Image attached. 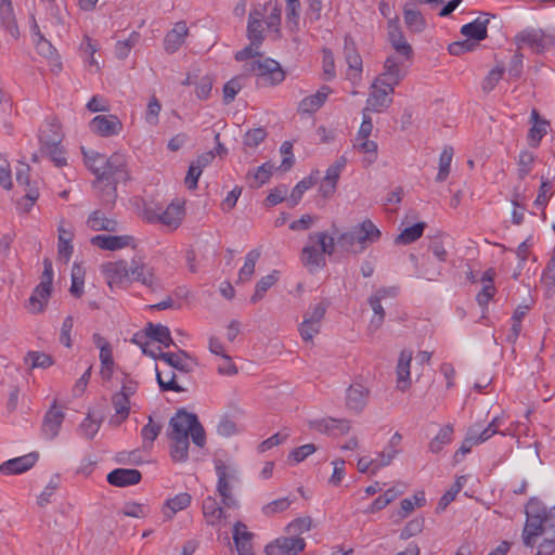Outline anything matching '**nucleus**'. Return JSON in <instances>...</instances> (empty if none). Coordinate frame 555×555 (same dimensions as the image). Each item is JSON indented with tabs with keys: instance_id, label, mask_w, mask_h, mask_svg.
I'll list each match as a JSON object with an SVG mask.
<instances>
[{
	"instance_id": "1",
	"label": "nucleus",
	"mask_w": 555,
	"mask_h": 555,
	"mask_svg": "<svg viewBox=\"0 0 555 555\" xmlns=\"http://www.w3.org/2000/svg\"><path fill=\"white\" fill-rule=\"evenodd\" d=\"M527 520L522 530L526 546L533 547L535 538L550 532L555 538V505L547 508L540 500L531 498L526 506Z\"/></svg>"
},
{
	"instance_id": "2",
	"label": "nucleus",
	"mask_w": 555,
	"mask_h": 555,
	"mask_svg": "<svg viewBox=\"0 0 555 555\" xmlns=\"http://www.w3.org/2000/svg\"><path fill=\"white\" fill-rule=\"evenodd\" d=\"M380 231L370 219L337 237V244L346 251L359 254L380 238Z\"/></svg>"
},
{
	"instance_id": "3",
	"label": "nucleus",
	"mask_w": 555,
	"mask_h": 555,
	"mask_svg": "<svg viewBox=\"0 0 555 555\" xmlns=\"http://www.w3.org/2000/svg\"><path fill=\"white\" fill-rule=\"evenodd\" d=\"M245 74L256 76L258 87H274L285 80V72L281 64L270 57L251 60L243 65Z\"/></svg>"
},
{
	"instance_id": "4",
	"label": "nucleus",
	"mask_w": 555,
	"mask_h": 555,
	"mask_svg": "<svg viewBox=\"0 0 555 555\" xmlns=\"http://www.w3.org/2000/svg\"><path fill=\"white\" fill-rule=\"evenodd\" d=\"M168 436H191L192 441L198 448L206 443L205 429L197 416L180 409L169 421Z\"/></svg>"
},
{
	"instance_id": "5",
	"label": "nucleus",
	"mask_w": 555,
	"mask_h": 555,
	"mask_svg": "<svg viewBox=\"0 0 555 555\" xmlns=\"http://www.w3.org/2000/svg\"><path fill=\"white\" fill-rule=\"evenodd\" d=\"M106 177H103L102 183V201L105 203H114L117 193L116 185L128 179L127 159L121 153H114L107 158L105 167Z\"/></svg>"
},
{
	"instance_id": "6",
	"label": "nucleus",
	"mask_w": 555,
	"mask_h": 555,
	"mask_svg": "<svg viewBox=\"0 0 555 555\" xmlns=\"http://www.w3.org/2000/svg\"><path fill=\"white\" fill-rule=\"evenodd\" d=\"M215 469L218 476L217 492L221 496V504L227 508H238L240 503L231 492V482L237 480L236 472L221 460L215 461Z\"/></svg>"
},
{
	"instance_id": "7",
	"label": "nucleus",
	"mask_w": 555,
	"mask_h": 555,
	"mask_svg": "<svg viewBox=\"0 0 555 555\" xmlns=\"http://www.w3.org/2000/svg\"><path fill=\"white\" fill-rule=\"evenodd\" d=\"M406 62L400 56L389 55L384 63V70L376 78V83L387 88L398 86L406 76Z\"/></svg>"
},
{
	"instance_id": "8",
	"label": "nucleus",
	"mask_w": 555,
	"mask_h": 555,
	"mask_svg": "<svg viewBox=\"0 0 555 555\" xmlns=\"http://www.w3.org/2000/svg\"><path fill=\"white\" fill-rule=\"evenodd\" d=\"M29 171V165L24 163H21L20 167L16 169V182L20 186H23L25 191V195L17 202V206L23 212H29L39 198L37 181L30 180Z\"/></svg>"
},
{
	"instance_id": "9",
	"label": "nucleus",
	"mask_w": 555,
	"mask_h": 555,
	"mask_svg": "<svg viewBox=\"0 0 555 555\" xmlns=\"http://www.w3.org/2000/svg\"><path fill=\"white\" fill-rule=\"evenodd\" d=\"M517 50L528 47L533 53L541 54L553 43L552 38L546 36L540 28L528 27L514 37Z\"/></svg>"
},
{
	"instance_id": "10",
	"label": "nucleus",
	"mask_w": 555,
	"mask_h": 555,
	"mask_svg": "<svg viewBox=\"0 0 555 555\" xmlns=\"http://www.w3.org/2000/svg\"><path fill=\"white\" fill-rule=\"evenodd\" d=\"M305 539L300 537H281L264 547L267 555H297L305 550Z\"/></svg>"
},
{
	"instance_id": "11",
	"label": "nucleus",
	"mask_w": 555,
	"mask_h": 555,
	"mask_svg": "<svg viewBox=\"0 0 555 555\" xmlns=\"http://www.w3.org/2000/svg\"><path fill=\"white\" fill-rule=\"evenodd\" d=\"M388 40L395 49L397 56L405 61H412L414 52L400 28L398 17L388 22Z\"/></svg>"
},
{
	"instance_id": "12",
	"label": "nucleus",
	"mask_w": 555,
	"mask_h": 555,
	"mask_svg": "<svg viewBox=\"0 0 555 555\" xmlns=\"http://www.w3.org/2000/svg\"><path fill=\"white\" fill-rule=\"evenodd\" d=\"M90 129L101 137L117 135L122 124L116 115H98L90 121Z\"/></svg>"
},
{
	"instance_id": "13",
	"label": "nucleus",
	"mask_w": 555,
	"mask_h": 555,
	"mask_svg": "<svg viewBox=\"0 0 555 555\" xmlns=\"http://www.w3.org/2000/svg\"><path fill=\"white\" fill-rule=\"evenodd\" d=\"M65 413L57 408L56 400L47 411L42 422V433L48 439H54L64 422Z\"/></svg>"
},
{
	"instance_id": "14",
	"label": "nucleus",
	"mask_w": 555,
	"mask_h": 555,
	"mask_svg": "<svg viewBox=\"0 0 555 555\" xmlns=\"http://www.w3.org/2000/svg\"><path fill=\"white\" fill-rule=\"evenodd\" d=\"M215 498L207 496L203 501L202 511L206 524L210 527H220L225 521L228 514Z\"/></svg>"
},
{
	"instance_id": "15",
	"label": "nucleus",
	"mask_w": 555,
	"mask_h": 555,
	"mask_svg": "<svg viewBox=\"0 0 555 555\" xmlns=\"http://www.w3.org/2000/svg\"><path fill=\"white\" fill-rule=\"evenodd\" d=\"M130 275L132 276V280L142 283L152 291H155L159 286L158 280L154 273V269L141 260L132 259L130 266Z\"/></svg>"
},
{
	"instance_id": "16",
	"label": "nucleus",
	"mask_w": 555,
	"mask_h": 555,
	"mask_svg": "<svg viewBox=\"0 0 555 555\" xmlns=\"http://www.w3.org/2000/svg\"><path fill=\"white\" fill-rule=\"evenodd\" d=\"M106 479L109 485L122 488L139 483L142 479V474L134 468H116L108 473Z\"/></svg>"
},
{
	"instance_id": "17",
	"label": "nucleus",
	"mask_w": 555,
	"mask_h": 555,
	"mask_svg": "<svg viewBox=\"0 0 555 555\" xmlns=\"http://www.w3.org/2000/svg\"><path fill=\"white\" fill-rule=\"evenodd\" d=\"M160 350V348H158ZM159 360H163L166 362L169 366L172 369H176L179 372L182 373H190L193 371V364L196 362L193 360V358L185 351L180 349L178 353L172 352H158Z\"/></svg>"
},
{
	"instance_id": "18",
	"label": "nucleus",
	"mask_w": 555,
	"mask_h": 555,
	"mask_svg": "<svg viewBox=\"0 0 555 555\" xmlns=\"http://www.w3.org/2000/svg\"><path fill=\"white\" fill-rule=\"evenodd\" d=\"M189 34L186 23L183 21L177 22L171 30H169L164 38V49L167 53L172 54L177 52L184 43V39Z\"/></svg>"
},
{
	"instance_id": "19",
	"label": "nucleus",
	"mask_w": 555,
	"mask_h": 555,
	"mask_svg": "<svg viewBox=\"0 0 555 555\" xmlns=\"http://www.w3.org/2000/svg\"><path fill=\"white\" fill-rule=\"evenodd\" d=\"M39 459L38 452H30L23 456L11 459L0 465V472L5 474H22L30 469Z\"/></svg>"
},
{
	"instance_id": "20",
	"label": "nucleus",
	"mask_w": 555,
	"mask_h": 555,
	"mask_svg": "<svg viewBox=\"0 0 555 555\" xmlns=\"http://www.w3.org/2000/svg\"><path fill=\"white\" fill-rule=\"evenodd\" d=\"M254 534L247 530L242 521H236L233 526V541L238 555H255L253 552Z\"/></svg>"
},
{
	"instance_id": "21",
	"label": "nucleus",
	"mask_w": 555,
	"mask_h": 555,
	"mask_svg": "<svg viewBox=\"0 0 555 555\" xmlns=\"http://www.w3.org/2000/svg\"><path fill=\"white\" fill-rule=\"evenodd\" d=\"M311 427L314 429L326 433L331 435H344L349 431L350 429V423L348 420L345 418H322V420H315L310 423Z\"/></svg>"
},
{
	"instance_id": "22",
	"label": "nucleus",
	"mask_w": 555,
	"mask_h": 555,
	"mask_svg": "<svg viewBox=\"0 0 555 555\" xmlns=\"http://www.w3.org/2000/svg\"><path fill=\"white\" fill-rule=\"evenodd\" d=\"M376 85L377 83L375 81L373 85L375 90L369 95L364 111L380 112L383 108H387L392 103V99H390L388 95L393 93L395 87L376 88Z\"/></svg>"
},
{
	"instance_id": "23",
	"label": "nucleus",
	"mask_w": 555,
	"mask_h": 555,
	"mask_svg": "<svg viewBox=\"0 0 555 555\" xmlns=\"http://www.w3.org/2000/svg\"><path fill=\"white\" fill-rule=\"evenodd\" d=\"M263 13L260 10H253L249 12L247 24V38L251 46L259 48L264 39L262 26Z\"/></svg>"
},
{
	"instance_id": "24",
	"label": "nucleus",
	"mask_w": 555,
	"mask_h": 555,
	"mask_svg": "<svg viewBox=\"0 0 555 555\" xmlns=\"http://www.w3.org/2000/svg\"><path fill=\"white\" fill-rule=\"evenodd\" d=\"M369 390L362 384L350 385L347 389L346 405L356 413L361 412L366 405Z\"/></svg>"
},
{
	"instance_id": "25",
	"label": "nucleus",
	"mask_w": 555,
	"mask_h": 555,
	"mask_svg": "<svg viewBox=\"0 0 555 555\" xmlns=\"http://www.w3.org/2000/svg\"><path fill=\"white\" fill-rule=\"evenodd\" d=\"M131 242H133V237L130 235L113 236L100 234L91 238L92 245L98 246L101 249L112 251L127 247Z\"/></svg>"
},
{
	"instance_id": "26",
	"label": "nucleus",
	"mask_w": 555,
	"mask_h": 555,
	"mask_svg": "<svg viewBox=\"0 0 555 555\" xmlns=\"http://www.w3.org/2000/svg\"><path fill=\"white\" fill-rule=\"evenodd\" d=\"M63 140V133L61 126L56 121H49L40 129L39 141L40 151L47 147H53L54 145L61 144Z\"/></svg>"
},
{
	"instance_id": "27",
	"label": "nucleus",
	"mask_w": 555,
	"mask_h": 555,
	"mask_svg": "<svg viewBox=\"0 0 555 555\" xmlns=\"http://www.w3.org/2000/svg\"><path fill=\"white\" fill-rule=\"evenodd\" d=\"M103 272L108 280V284H119L130 275V267L126 260L107 262L102 266Z\"/></svg>"
},
{
	"instance_id": "28",
	"label": "nucleus",
	"mask_w": 555,
	"mask_h": 555,
	"mask_svg": "<svg viewBox=\"0 0 555 555\" xmlns=\"http://www.w3.org/2000/svg\"><path fill=\"white\" fill-rule=\"evenodd\" d=\"M0 26L14 39L20 37V30L11 0H0Z\"/></svg>"
},
{
	"instance_id": "29",
	"label": "nucleus",
	"mask_w": 555,
	"mask_h": 555,
	"mask_svg": "<svg viewBox=\"0 0 555 555\" xmlns=\"http://www.w3.org/2000/svg\"><path fill=\"white\" fill-rule=\"evenodd\" d=\"M331 92L332 89L328 86H322L317 93L301 100L299 103V111L308 114L317 112L324 104Z\"/></svg>"
},
{
	"instance_id": "30",
	"label": "nucleus",
	"mask_w": 555,
	"mask_h": 555,
	"mask_svg": "<svg viewBox=\"0 0 555 555\" xmlns=\"http://www.w3.org/2000/svg\"><path fill=\"white\" fill-rule=\"evenodd\" d=\"M301 262L310 271L313 272L319 268H323L326 263L320 247L317 244L308 245L302 248Z\"/></svg>"
},
{
	"instance_id": "31",
	"label": "nucleus",
	"mask_w": 555,
	"mask_h": 555,
	"mask_svg": "<svg viewBox=\"0 0 555 555\" xmlns=\"http://www.w3.org/2000/svg\"><path fill=\"white\" fill-rule=\"evenodd\" d=\"M412 360V353L403 350L400 353L398 365H397V387L400 391H405L411 386L410 379V365Z\"/></svg>"
},
{
	"instance_id": "32",
	"label": "nucleus",
	"mask_w": 555,
	"mask_h": 555,
	"mask_svg": "<svg viewBox=\"0 0 555 555\" xmlns=\"http://www.w3.org/2000/svg\"><path fill=\"white\" fill-rule=\"evenodd\" d=\"M192 496L186 492H181L173 498L167 499L163 506V514L166 520L172 519L175 514L190 506Z\"/></svg>"
},
{
	"instance_id": "33",
	"label": "nucleus",
	"mask_w": 555,
	"mask_h": 555,
	"mask_svg": "<svg viewBox=\"0 0 555 555\" xmlns=\"http://www.w3.org/2000/svg\"><path fill=\"white\" fill-rule=\"evenodd\" d=\"M112 403L115 409L116 415L109 420V424L119 426L124 423L130 412V398L127 395L116 392L112 397Z\"/></svg>"
},
{
	"instance_id": "34",
	"label": "nucleus",
	"mask_w": 555,
	"mask_h": 555,
	"mask_svg": "<svg viewBox=\"0 0 555 555\" xmlns=\"http://www.w3.org/2000/svg\"><path fill=\"white\" fill-rule=\"evenodd\" d=\"M87 167L96 177L95 183H102L103 177H106L105 167L107 157L95 152L87 153L82 150Z\"/></svg>"
},
{
	"instance_id": "35",
	"label": "nucleus",
	"mask_w": 555,
	"mask_h": 555,
	"mask_svg": "<svg viewBox=\"0 0 555 555\" xmlns=\"http://www.w3.org/2000/svg\"><path fill=\"white\" fill-rule=\"evenodd\" d=\"M489 17L481 20V17L465 24L461 28V34L467 39H474L477 42L488 37L487 25L489 24Z\"/></svg>"
},
{
	"instance_id": "36",
	"label": "nucleus",
	"mask_w": 555,
	"mask_h": 555,
	"mask_svg": "<svg viewBox=\"0 0 555 555\" xmlns=\"http://www.w3.org/2000/svg\"><path fill=\"white\" fill-rule=\"evenodd\" d=\"M171 441L170 456L173 462L185 463L189 460V438L188 436H168Z\"/></svg>"
},
{
	"instance_id": "37",
	"label": "nucleus",
	"mask_w": 555,
	"mask_h": 555,
	"mask_svg": "<svg viewBox=\"0 0 555 555\" xmlns=\"http://www.w3.org/2000/svg\"><path fill=\"white\" fill-rule=\"evenodd\" d=\"M145 336L162 344L166 348L172 345L175 346L169 328L163 324L149 322L145 326Z\"/></svg>"
},
{
	"instance_id": "38",
	"label": "nucleus",
	"mask_w": 555,
	"mask_h": 555,
	"mask_svg": "<svg viewBox=\"0 0 555 555\" xmlns=\"http://www.w3.org/2000/svg\"><path fill=\"white\" fill-rule=\"evenodd\" d=\"M51 293H52V291H50L48 288H46V293H44V291H41L40 286L37 285L34 288V291L26 304V308L28 309V311L33 314L42 313L47 307V304L49 301Z\"/></svg>"
},
{
	"instance_id": "39",
	"label": "nucleus",
	"mask_w": 555,
	"mask_h": 555,
	"mask_svg": "<svg viewBox=\"0 0 555 555\" xmlns=\"http://www.w3.org/2000/svg\"><path fill=\"white\" fill-rule=\"evenodd\" d=\"M87 224L93 231L116 232L118 229L117 221L106 218L100 210H95L90 214Z\"/></svg>"
},
{
	"instance_id": "40",
	"label": "nucleus",
	"mask_w": 555,
	"mask_h": 555,
	"mask_svg": "<svg viewBox=\"0 0 555 555\" xmlns=\"http://www.w3.org/2000/svg\"><path fill=\"white\" fill-rule=\"evenodd\" d=\"M319 180V172H311L308 177L299 181L293 189L289 198L287 199L291 208L295 207L301 199L304 193L312 188Z\"/></svg>"
},
{
	"instance_id": "41",
	"label": "nucleus",
	"mask_w": 555,
	"mask_h": 555,
	"mask_svg": "<svg viewBox=\"0 0 555 555\" xmlns=\"http://www.w3.org/2000/svg\"><path fill=\"white\" fill-rule=\"evenodd\" d=\"M425 228V222H417L408 227L395 238V243L398 245H409L423 235Z\"/></svg>"
},
{
	"instance_id": "42",
	"label": "nucleus",
	"mask_w": 555,
	"mask_h": 555,
	"mask_svg": "<svg viewBox=\"0 0 555 555\" xmlns=\"http://www.w3.org/2000/svg\"><path fill=\"white\" fill-rule=\"evenodd\" d=\"M247 74L245 72L241 75H237L230 79L223 86V102L224 104H230L236 96V94L243 89L245 86Z\"/></svg>"
},
{
	"instance_id": "43",
	"label": "nucleus",
	"mask_w": 555,
	"mask_h": 555,
	"mask_svg": "<svg viewBox=\"0 0 555 555\" xmlns=\"http://www.w3.org/2000/svg\"><path fill=\"white\" fill-rule=\"evenodd\" d=\"M403 17L406 27L412 31L420 33L425 28V18L418 10L405 5L403 9Z\"/></svg>"
},
{
	"instance_id": "44",
	"label": "nucleus",
	"mask_w": 555,
	"mask_h": 555,
	"mask_svg": "<svg viewBox=\"0 0 555 555\" xmlns=\"http://www.w3.org/2000/svg\"><path fill=\"white\" fill-rule=\"evenodd\" d=\"M453 426L448 424L430 440L429 450L433 453H439L446 444L452 441Z\"/></svg>"
},
{
	"instance_id": "45",
	"label": "nucleus",
	"mask_w": 555,
	"mask_h": 555,
	"mask_svg": "<svg viewBox=\"0 0 555 555\" xmlns=\"http://www.w3.org/2000/svg\"><path fill=\"white\" fill-rule=\"evenodd\" d=\"M367 301H369V305L371 306L372 310L374 311V315L371 319L370 324H369V331L371 333H374L384 323L386 313L382 306V302H380L382 300H378L377 296H370Z\"/></svg>"
},
{
	"instance_id": "46",
	"label": "nucleus",
	"mask_w": 555,
	"mask_h": 555,
	"mask_svg": "<svg viewBox=\"0 0 555 555\" xmlns=\"http://www.w3.org/2000/svg\"><path fill=\"white\" fill-rule=\"evenodd\" d=\"M278 271H273L271 274L262 276L256 284L255 293L250 297V302L256 304L261 300L267 291L278 282Z\"/></svg>"
},
{
	"instance_id": "47",
	"label": "nucleus",
	"mask_w": 555,
	"mask_h": 555,
	"mask_svg": "<svg viewBox=\"0 0 555 555\" xmlns=\"http://www.w3.org/2000/svg\"><path fill=\"white\" fill-rule=\"evenodd\" d=\"M182 214L183 211L180 205L170 204L157 219L166 225L177 228L180 224Z\"/></svg>"
},
{
	"instance_id": "48",
	"label": "nucleus",
	"mask_w": 555,
	"mask_h": 555,
	"mask_svg": "<svg viewBox=\"0 0 555 555\" xmlns=\"http://www.w3.org/2000/svg\"><path fill=\"white\" fill-rule=\"evenodd\" d=\"M286 1V26L291 31L299 29V0H285Z\"/></svg>"
},
{
	"instance_id": "49",
	"label": "nucleus",
	"mask_w": 555,
	"mask_h": 555,
	"mask_svg": "<svg viewBox=\"0 0 555 555\" xmlns=\"http://www.w3.org/2000/svg\"><path fill=\"white\" fill-rule=\"evenodd\" d=\"M452 158L453 147L446 146L439 157V171L436 177L438 182H442L448 178Z\"/></svg>"
},
{
	"instance_id": "50",
	"label": "nucleus",
	"mask_w": 555,
	"mask_h": 555,
	"mask_svg": "<svg viewBox=\"0 0 555 555\" xmlns=\"http://www.w3.org/2000/svg\"><path fill=\"white\" fill-rule=\"evenodd\" d=\"M553 192L551 181L547 178L541 177V185L539 188L538 196L534 201V206L544 210ZM542 215L545 219V211H543Z\"/></svg>"
},
{
	"instance_id": "51",
	"label": "nucleus",
	"mask_w": 555,
	"mask_h": 555,
	"mask_svg": "<svg viewBox=\"0 0 555 555\" xmlns=\"http://www.w3.org/2000/svg\"><path fill=\"white\" fill-rule=\"evenodd\" d=\"M259 257L260 251H258L257 249H253L246 255L245 263L241 268L238 273V279L241 281H248L253 276L255 272V266Z\"/></svg>"
},
{
	"instance_id": "52",
	"label": "nucleus",
	"mask_w": 555,
	"mask_h": 555,
	"mask_svg": "<svg viewBox=\"0 0 555 555\" xmlns=\"http://www.w3.org/2000/svg\"><path fill=\"white\" fill-rule=\"evenodd\" d=\"M309 240L320 247L323 256L325 254L330 256L333 255L335 242L334 238L328 236L325 232H315L313 234H310Z\"/></svg>"
},
{
	"instance_id": "53",
	"label": "nucleus",
	"mask_w": 555,
	"mask_h": 555,
	"mask_svg": "<svg viewBox=\"0 0 555 555\" xmlns=\"http://www.w3.org/2000/svg\"><path fill=\"white\" fill-rule=\"evenodd\" d=\"M102 420H94L90 413L87 414V417L79 425L78 430L80 434L87 438L92 439L101 427Z\"/></svg>"
},
{
	"instance_id": "54",
	"label": "nucleus",
	"mask_w": 555,
	"mask_h": 555,
	"mask_svg": "<svg viewBox=\"0 0 555 555\" xmlns=\"http://www.w3.org/2000/svg\"><path fill=\"white\" fill-rule=\"evenodd\" d=\"M268 135V132L264 128L259 127L251 130H248L243 139V143L246 147L255 149L260 143H262Z\"/></svg>"
},
{
	"instance_id": "55",
	"label": "nucleus",
	"mask_w": 555,
	"mask_h": 555,
	"mask_svg": "<svg viewBox=\"0 0 555 555\" xmlns=\"http://www.w3.org/2000/svg\"><path fill=\"white\" fill-rule=\"evenodd\" d=\"M361 142L354 144L360 152L366 154L364 160L367 165L373 164L377 159V143L367 139H360Z\"/></svg>"
},
{
	"instance_id": "56",
	"label": "nucleus",
	"mask_w": 555,
	"mask_h": 555,
	"mask_svg": "<svg viewBox=\"0 0 555 555\" xmlns=\"http://www.w3.org/2000/svg\"><path fill=\"white\" fill-rule=\"evenodd\" d=\"M100 361L102 364L101 374L103 378L109 379L114 366L112 347H102L100 350Z\"/></svg>"
},
{
	"instance_id": "57",
	"label": "nucleus",
	"mask_w": 555,
	"mask_h": 555,
	"mask_svg": "<svg viewBox=\"0 0 555 555\" xmlns=\"http://www.w3.org/2000/svg\"><path fill=\"white\" fill-rule=\"evenodd\" d=\"M548 121L532 125L528 132V143L531 147L537 149L542 138L547 133Z\"/></svg>"
},
{
	"instance_id": "58",
	"label": "nucleus",
	"mask_w": 555,
	"mask_h": 555,
	"mask_svg": "<svg viewBox=\"0 0 555 555\" xmlns=\"http://www.w3.org/2000/svg\"><path fill=\"white\" fill-rule=\"evenodd\" d=\"M160 431L162 425L154 423L152 416H150L149 423L141 430L144 447H146V442H149V447H151Z\"/></svg>"
},
{
	"instance_id": "59",
	"label": "nucleus",
	"mask_w": 555,
	"mask_h": 555,
	"mask_svg": "<svg viewBox=\"0 0 555 555\" xmlns=\"http://www.w3.org/2000/svg\"><path fill=\"white\" fill-rule=\"evenodd\" d=\"M425 526V519L423 517H416L410 520L400 532L401 540H408L414 535L421 533Z\"/></svg>"
},
{
	"instance_id": "60",
	"label": "nucleus",
	"mask_w": 555,
	"mask_h": 555,
	"mask_svg": "<svg viewBox=\"0 0 555 555\" xmlns=\"http://www.w3.org/2000/svg\"><path fill=\"white\" fill-rule=\"evenodd\" d=\"M25 361L30 362L31 367L40 369H47L53 364L51 356L39 351H29L25 358Z\"/></svg>"
},
{
	"instance_id": "61",
	"label": "nucleus",
	"mask_w": 555,
	"mask_h": 555,
	"mask_svg": "<svg viewBox=\"0 0 555 555\" xmlns=\"http://www.w3.org/2000/svg\"><path fill=\"white\" fill-rule=\"evenodd\" d=\"M280 152L283 155V159L281 165L279 166V170L286 172L291 170V168L295 164V157L293 154V144L289 141H284L280 147Z\"/></svg>"
},
{
	"instance_id": "62",
	"label": "nucleus",
	"mask_w": 555,
	"mask_h": 555,
	"mask_svg": "<svg viewBox=\"0 0 555 555\" xmlns=\"http://www.w3.org/2000/svg\"><path fill=\"white\" fill-rule=\"evenodd\" d=\"M327 304L325 301H321L308 309V311L304 314V320H308V322H312L321 326V321L325 315Z\"/></svg>"
},
{
	"instance_id": "63",
	"label": "nucleus",
	"mask_w": 555,
	"mask_h": 555,
	"mask_svg": "<svg viewBox=\"0 0 555 555\" xmlns=\"http://www.w3.org/2000/svg\"><path fill=\"white\" fill-rule=\"evenodd\" d=\"M534 155L528 151H521L518 159V177L524 180L531 171Z\"/></svg>"
},
{
	"instance_id": "64",
	"label": "nucleus",
	"mask_w": 555,
	"mask_h": 555,
	"mask_svg": "<svg viewBox=\"0 0 555 555\" xmlns=\"http://www.w3.org/2000/svg\"><path fill=\"white\" fill-rule=\"evenodd\" d=\"M160 111L162 104L159 100L155 95H153L147 104L145 121L151 126H156L158 124V116Z\"/></svg>"
}]
</instances>
